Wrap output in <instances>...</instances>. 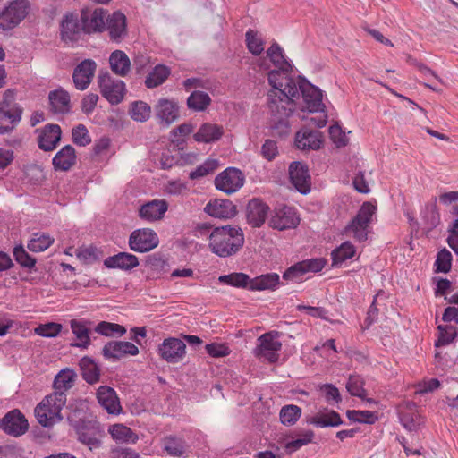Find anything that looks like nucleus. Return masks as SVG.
<instances>
[{
  "label": "nucleus",
  "instance_id": "1",
  "mask_svg": "<svg viewBox=\"0 0 458 458\" xmlns=\"http://www.w3.org/2000/svg\"><path fill=\"white\" fill-rule=\"evenodd\" d=\"M293 72L294 67L288 60V105L293 102V98L301 97L310 113L322 114L318 117L310 118V123L318 128H323L327 123V114L326 106L322 102V91L302 75L294 78Z\"/></svg>",
  "mask_w": 458,
  "mask_h": 458
},
{
  "label": "nucleus",
  "instance_id": "2",
  "mask_svg": "<svg viewBox=\"0 0 458 458\" xmlns=\"http://www.w3.org/2000/svg\"><path fill=\"white\" fill-rule=\"evenodd\" d=\"M244 244V233L237 225L215 227L209 234L208 247L220 258L235 255Z\"/></svg>",
  "mask_w": 458,
  "mask_h": 458
},
{
  "label": "nucleus",
  "instance_id": "3",
  "mask_svg": "<svg viewBox=\"0 0 458 458\" xmlns=\"http://www.w3.org/2000/svg\"><path fill=\"white\" fill-rule=\"evenodd\" d=\"M67 394L52 393L47 395L34 410L38 422L45 428L52 427L63 420L61 411L64 407Z\"/></svg>",
  "mask_w": 458,
  "mask_h": 458
},
{
  "label": "nucleus",
  "instance_id": "4",
  "mask_svg": "<svg viewBox=\"0 0 458 458\" xmlns=\"http://www.w3.org/2000/svg\"><path fill=\"white\" fill-rule=\"evenodd\" d=\"M286 75V69L279 68L274 70L268 73V82L272 87V89L268 93L269 98V108L270 111L277 121L278 124H283L284 117L286 116V98L285 89L283 88V80Z\"/></svg>",
  "mask_w": 458,
  "mask_h": 458
},
{
  "label": "nucleus",
  "instance_id": "5",
  "mask_svg": "<svg viewBox=\"0 0 458 458\" xmlns=\"http://www.w3.org/2000/svg\"><path fill=\"white\" fill-rule=\"evenodd\" d=\"M376 210L377 207L371 202H364L356 216L344 227V233L352 234L360 242H365L368 239L369 227L373 220Z\"/></svg>",
  "mask_w": 458,
  "mask_h": 458
},
{
  "label": "nucleus",
  "instance_id": "6",
  "mask_svg": "<svg viewBox=\"0 0 458 458\" xmlns=\"http://www.w3.org/2000/svg\"><path fill=\"white\" fill-rule=\"evenodd\" d=\"M30 3L28 0H13L0 12V28L12 30L19 25L28 15Z\"/></svg>",
  "mask_w": 458,
  "mask_h": 458
},
{
  "label": "nucleus",
  "instance_id": "7",
  "mask_svg": "<svg viewBox=\"0 0 458 458\" xmlns=\"http://www.w3.org/2000/svg\"><path fill=\"white\" fill-rule=\"evenodd\" d=\"M258 344L253 350V354L259 360L263 359L270 363L278 360L277 352L282 348V343L278 340V333L271 331L260 335Z\"/></svg>",
  "mask_w": 458,
  "mask_h": 458
},
{
  "label": "nucleus",
  "instance_id": "8",
  "mask_svg": "<svg viewBox=\"0 0 458 458\" xmlns=\"http://www.w3.org/2000/svg\"><path fill=\"white\" fill-rule=\"evenodd\" d=\"M244 181L245 177L240 169L228 167L216 176L214 183L217 190L230 195L239 191Z\"/></svg>",
  "mask_w": 458,
  "mask_h": 458
},
{
  "label": "nucleus",
  "instance_id": "9",
  "mask_svg": "<svg viewBox=\"0 0 458 458\" xmlns=\"http://www.w3.org/2000/svg\"><path fill=\"white\" fill-rule=\"evenodd\" d=\"M157 234L149 228L134 230L129 237L130 249L136 252H148L157 247Z\"/></svg>",
  "mask_w": 458,
  "mask_h": 458
},
{
  "label": "nucleus",
  "instance_id": "10",
  "mask_svg": "<svg viewBox=\"0 0 458 458\" xmlns=\"http://www.w3.org/2000/svg\"><path fill=\"white\" fill-rule=\"evenodd\" d=\"M288 178L295 191L302 195H306L310 191L311 179L306 164L299 161L292 162L288 166Z\"/></svg>",
  "mask_w": 458,
  "mask_h": 458
},
{
  "label": "nucleus",
  "instance_id": "11",
  "mask_svg": "<svg viewBox=\"0 0 458 458\" xmlns=\"http://www.w3.org/2000/svg\"><path fill=\"white\" fill-rule=\"evenodd\" d=\"M0 428L7 435L17 437L28 431L29 423L25 416L18 409H14L0 420Z\"/></svg>",
  "mask_w": 458,
  "mask_h": 458
},
{
  "label": "nucleus",
  "instance_id": "12",
  "mask_svg": "<svg viewBox=\"0 0 458 458\" xmlns=\"http://www.w3.org/2000/svg\"><path fill=\"white\" fill-rule=\"evenodd\" d=\"M323 143L322 132L307 126L301 128L295 134L294 146L302 151L318 150L322 148Z\"/></svg>",
  "mask_w": 458,
  "mask_h": 458
},
{
  "label": "nucleus",
  "instance_id": "13",
  "mask_svg": "<svg viewBox=\"0 0 458 458\" xmlns=\"http://www.w3.org/2000/svg\"><path fill=\"white\" fill-rule=\"evenodd\" d=\"M327 263L324 258H312L296 262L288 267V281H302L305 274L320 272Z\"/></svg>",
  "mask_w": 458,
  "mask_h": 458
},
{
  "label": "nucleus",
  "instance_id": "14",
  "mask_svg": "<svg viewBox=\"0 0 458 458\" xmlns=\"http://www.w3.org/2000/svg\"><path fill=\"white\" fill-rule=\"evenodd\" d=\"M106 16L107 11L103 8L82 10L81 13L82 30L88 34L104 31Z\"/></svg>",
  "mask_w": 458,
  "mask_h": 458
},
{
  "label": "nucleus",
  "instance_id": "15",
  "mask_svg": "<svg viewBox=\"0 0 458 458\" xmlns=\"http://www.w3.org/2000/svg\"><path fill=\"white\" fill-rule=\"evenodd\" d=\"M159 356L168 363H177L186 353V344L179 338L168 337L158 346Z\"/></svg>",
  "mask_w": 458,
  "mask_h": 458
},
{
  "label": "nucleus",
  "instance_id": "16",
  "mask_svg": "<svg viewBox=\"0 0 458 458\" xmlns=\"http://www.w3.org/2000/svg\"><path fill=\"white\" fill-rule=\"evenodd\" d=\"M98 81L102 96L112 105L123 100L125 84L122 81L113 80L109 74H104L98 76Z\"/></svg>",
  "mask_w": 458,
  "mask_h": 458
},
{
  "label": "nucleus",
  "instance_id": "17",
  "mask_svg": "<svg viewBox=\"0 0 458 458\" xmlns=\"http://www.w3.org/2000/svg\"><path fill=\"white\" fill-rule=\"evenodd\" d=\"M156 118L161 124L169 126L176 122L180 116L179 106L174 99L159 98L154 106Z\"/></svg>",
  "mask_w": 458,
  "mask_h": 458
},
{
  "label": "nucleus",
  "instance_id": "18",
  "mask_svg": "<svg viewBox=\"0 0 458 458\" xmlns=\"http://www.w3.org/2000/svg\"><path fill=\"white\" fill-rule=\"evenodd\" d=\"M106 30L108 31L112 41L120 43L127 36L126 16L119 11L113 13L111 15L107 14Z\"/></svg>",
  "mask_w": 458,
  "mask_h": 458
},
{
  "label": "nucleus",
  "instance_id": "19",
  "mask_svg": "<svg viewBox=\"0 0 458 458\" xmlns=\"http://www.w3.org/2000/svg\"><path fill=\"white\" fill-rule=\"evenodd\" d=\"M62 138V130L58 124L47 123L40 131L38 137V148L46 152L56 148Z\"/></svg>",
  "mask_w": 458,
  "mask_h": 458
},
{
  "label": "nucleus",
  "instance_id": "20",
  "mask_svg": "<svg viewBox=\"0 0 458 458\" xmlns=\"http://www.w3.org/2000/svg\"><path fill=\"white\" fill-rule=\"evenodd\" d=\"M96 71V63L90 59L81 62L73 71L72 80L79 90L86 89L90 84Z\"/></svg>",
  "mask_w": 458,
  "mask_h": 458
},
{
  "label": "nucleus",
  "instance_id": "21",
  "mask_svg": "<svg viewBox=\"0 0 458 458\" xmlns=\"http://www.w3.org/2000/svg\"><path fill=\"white\" fill-rule=\"evenodd\" d=\"M269 207L260 199H250L246 208L247 222L254 228H259L266 221Z\"/></svg>",
  "mask_w": 458,
  "mask_h": 458
},
{
  "label": "nucleus",
  "instance_id": "22",
  "mask_svg": "<svg viewBox=\"0 0 458 458\" xmlns=\"http://www.w3.org/2000/svg\"><path fill=\"white\" fill-rule=\"evenodd\" d=\"M82 25L79 23L77 14L66 13L64 15L60 24V34L63 41L75 42L81 37Z\"/></svg>",
  "mask_w": 458,
  "mask_h": 458
},
{
  "label": "nucleus",
  "instance_id": "23",
  "mask_svg": "<svg viewBox=\"0 0 458 458\" xmlns=\"http://www.w3.org/2000/svg\"><path fill=\"white\" fill-rule=\"evenodd\" d=\"M98 403L109 413L119 414L122 411L116 392L108 386H101L97 391Z\"/></svg>",
  "mask_w": 458,
  "mask_h": 458
},
{
  "label": "nucleus",
  "instance_id": "24",
  "mask_svg": "<svg viewBox=\"0 0 458 458\" xmlns=\"http://www.w3.org/2000/svg\"><path fill=\"white\" fill-rule=\"evenodd\" d=\"M204 211L216 218L229 219L237 214L236 206L229 199H215L209 201Z\"/></svg>",
  "mask_w": 458,
  "mask_h": 458
},
{
  "label": "nucleus",
  "instance_id": "25",
  "mask_svg": "<svg viewBox=\"0 0 458 458\" xmlns=\"http://www.w3.org/2000/svg\"><path fill=\"white\" fill-rule=\"evenodd\" d=\"M102 353L106 359L118 360L126 354L137 355L139 348L131 342L112 341L103 347Z\"/></svg>",
  "mask_w": 458,
  "mask_h": 458
},
{
  "label": "nucleus",
  "instance_id": "26",
  "mask_svg": "<svg viewBox=\"0 0 458 458\" xmlns=\"http://www.w3.org/2000/svg\"><path fill=\"white\" fill-rule=\"evenodd\" d=\"M167 208L168 204L165 199H153L140 207L139 216L147 222H154L162 219Z\"/></svg>",
  "mask_w": 458,
  "mask_h": 458
},
{
  "label": "nucleus",
  "instance_id": "27",
  "mask_svg": "<svg viewBox=\"0 0 458 458\" xmlns=\"http://www.w3.org/2000/svg\"><path fill=\"white\" fill-rule=\"evenodd\" d=\"M76 150L72 145L63 147L53 157L52 164L55 171L67 172L76 164Z\"/></svg>",
  "mask_w": 458,
  "mask_h": 458
},
{
  "label": "nucleus",
  "instance_id": "28",
  "mask_svg": "<svg viewBox=\"0 0 458 458\" xmlns=\"http://www.w3.org/2000/svg\"><path fill=\"white\" fill-rule=\"evenodd\" d=\"M50 110L55 114H68L71 110L69 93L62 88L52 90L48 94Z\"/></svg>",
  "mask_w": 458,
  "mask_h": 458
},
{
  "label": "nucleus",
  "instance_id": "29",
  "mask_svg": "<svg viewBox=\"0 0 458 458\" xmlns=\"http://www.w3.org/2000/svg\"><path fill=\"white\" fill-rule=\"evenodd\" d=\"M21 114V107L9 109L0 106V133L7 134L13 131L14 127L20 123Z\"/></svg>",
  "mask_w": 458,
  "mask_h": 458
},
{
  "label": "nucleus",
  "instance_id": "30",
  "mask_svg": "<svg viewBox=\"0 0 458 458\" xmlns=\"http://www.w3.org/2000/svg\"><path fill=\"white\" fill-rule=\"evenodd\" d=\"M104 265L108 268L130 270L139 265L138 258L128 252H119L105 259Z\"/></svg>",
  "mask_w": 458,
  "mask_h": 458
},
{
  "label": "nucleus",
  "instance_id": "31",
  "mask_svg": "<svg viewBox=\"0 0 458 458\" xmlns=\"http://www.w3.org/2000/svg\"><path fill=\"white\" fill-rule=\"evenodd\" d=\"M82 378L89 385L98 383L100 379V368L97 362L89 356L82 357L79 361Z\"/></svg>",
  "mask_w": 458,
  "mask_h": 458
},
{
  "label": "nucleus",
  "instance_id": "32",
  "mask_svg": "<svg viewBox=\"0 0 458 458\" xmlns=\"http://www.w3.org/2000/svg\"><path fill=\"white\" fill-rule=\"evenodd\" d=\"M224 134L221 125L206 123H203L193 138L197 142L210 143L218 140Z\"/></svg>",
  "mask_w": 458,
  "mask_h": 458
},
{
  "label": "nucleus",
  "instance_id": "33",
  "mask_svg": "<svg viewBox=\"0 0 458 458\" xmlns=\"http://www.w3.org/2000/svg\"><path fill=\"white\" fill-rule=\"evenodd\" d=\"M307 422L318 428L337 427L343 424L340 414L333 410L319 411Z\"/></svg>",
  "mask_w": 458,
  "mask_h": 458
},
{
  "label": "nucleus",
  "instance_id": "34",
  "mask_svg": "<svg viewBox=\"0 0 458 458\" xmlns=\"http://www.w3.org/2000/svg\"><path fill=\"white\" fill-rule=\"evenodd\" d=\"M111 70L117 75L124 77L131 71V60L129 56L122 50H115L109 56Z\"/></svg>",
  "mask_w": 458,
  "mask_h": 458
},
{
  "label": "nucleus",
  "instance_id": "35",
  "mask_svg": "<svg viewBox=\"0 0 458 458\" xmlns=\"http://www.w3.org/2000/svg\"><path fill=\"white\" fill-rule=\"evenodd\" d=\"M76 378V373L73 369L65 368L58 372V374L55 377L53 387V393H62L65 394L71 389Z\"/></svg>",
  "mask_w": 458,
  "mask_h": 458
},
{
  "label": "nucleus",
  "instance_id": "36",
  "mask_svg": "<svg viewBox=\"0 0 458 458\" xmlns=\"http://www.w3.org/2000/svg\"><path fill=\"white\" fill-rule=\"evenodd\" d=\"M421 219L424 230L428 233L435 229L440 224V214L437 208V198L433 201L425 205L421 212Z\"/></svg>",
  "mask_w": 458,
  "mask_h": 458
},
{
  "label": "nucleus",
  "instance_id": "37",
  "mask_svg": "<svg viewBox=\"0 0 458 458\" xmlns=\"http://www.w3.org/2000/svg\"><path fill=\"white\" fill-rule=\"evenodd\" d=\"M171 74V70L165 64H157L145 79V86L154 89L162 85Z\"/></svg>",
  "mask_w": 458,
  "mask_h": 458
},
{
  "label": "nucleus",
  "instance_id": "38",
  "mask_svg": "<svg viewBox=\"0 0 458 458\" xmlns=\"http://www.w3.org/2000/svg\"><path fill=\"white\" fill-rule=\"evenodd\" d=\"M279 284V276L276 273L266 274L251 279L250 290L263 291L275 289Z\"/></svg>",
  "mask_w": 458,
  "mask_h": 458
},
{
  "label": "nucleus",
  "instance_id": "39",
  "mask_svg": "<svg viewBox=\"0 0 458 458\" xmlns=\"http://www.w3.org/2000/svg\"><path fill=\"white\" fill-rule=\"evenodd\" d=\"M355 253V247L351 242L346 241L343 242L331 253L333 266H340L345 260L352 259Z\"/></svg>",
  "mask_w": 458,
  "mask_h": 458
},
{
  "label": "nucleus",
  "instance_id": "40",
  "mask_svg": "<svg viewBox=\"0 0 458 458\" xmlns=\"http://www.w3.org/2000/svg\"><path fill=\"white\" fill-rule=\"evenodd\" d=\"M218 281L222 284H225L233 287L248 288L250 290L251 279L245 273L234 272L228 275L220 276L218 277Z\"/></svg>",
  "mask_w": 458,
  "mask_h": 458
},
{
  "label": "nucleus",
  "instance_id": "41",
  "mask_svg": "<svg viewBox=\"0 0 458 458\" xmlns=\"http://www.w3.org/2000/svg\"><path fill=\"white\" fill-rule=\"evenodd\" d=\"M71 328L72 333L76 335L80 341L76 344H72V346L87 348L90 344L89 330L86 324L81 321L72 320Z\"/></svg>",
  "mask_w": 458,
  "mask_h": 458
},
{
  "label": "nucleus",
  "instance_id": "42",
  "mask_svg": "<svg viewBox=\"0 0 458 458\" xmlns=\"http://www.w3.org/2000/svg\"><path fill=\"white\" fill-rule=\"evenodd\" d=\"M211 103V98L208 93L195 90L187 98V106L194 111H204Z\"/></svg>",
  "mask_w": 458,
  "mask_h": 458
},
{
  "label": "nucleus",
  "instance_id": "43",
  "mask_svg": "<svg viewBox=\"0 0 458 458\" xmlns=\"http://www.w3.org/2000/svg\"><path fill=\"white\" fill-rule=\"evenodd\" d=\"M164 450L171 456L180 457L185 452V443L182 438L168 436L163 439Z\"/></svg>",
  "mask_w": 458,
  "mask_h": 458
},
{
  "label": "nucleus",
  "instance_id": "44",
  "mask_svg": "<svg viewBox=\"0 0 458 458\" xmlns=\"http://www.w3.org/2000/svg\"><path fill=\"white\" fill-rule=\"evenodd\" d=\"M112 437L120 442L135 443L138 440V436L128 427L116 424L109 429Z\"/></svg>",
  "mask_w": 458,
  "mask_h": 458
},
{
  "label": "nucleus",
  "instance_id": "45",
  "mask_svg": "<svg viewBox=\"0 0 458 458\" xmlns=\"http://www.w3.org/2000/svg\"><path fill=\"white\" fill-rule=\"evenodd\" d=\"M54 242V238L46 233H34L28 243V249L33 252L46 250Z\"/></svg>",
  "mask_w": 458,
  "mask_h": 458
},
{
  "label": "nucleus",
  "instance_id": "46",
  "mask_svg": "<svg viewBox=\"0 0 458 458\" xmlns=\"http://www.w3.org/2000/svg\"><path fill=\"white\" fill-rule=\"evenodd\" d=\"M95 331L105 336H122L126 333V328L119 324L102 321L97 325Z\"/></svg>",
  "mask_w": 458,
  "mask_h": 458
},
{
  "label": "nucleus",
  "instance_id": "47",
  "mask_svg": "<svg viewBox=\"0 0 458 458\" xmlns=\"http://www.w3.org/2000/svg\"><path fill=\"white\" fill-rule=\"evenodd\" d=\"M218 167V162L216 159L208 158L203 164L199 165L189 174L191 180L202 178L209 174H213Z\"/></svg>",
  "mask_w": 458,
  "mask_h": 458
},
{
  "label": "nucleus",
  "instance_id": "48",
  "mask_svg": "<svg viewBox=\"0 0 458 458\" xmlns=\"http://www.w3.org/2000/svg\"><path fill=\"white\" fill-rule=\"evenodd\" d=\"M364 384L365 382L360 376L351 375L346 383V389L351 395L364 399V395L366 394Z\"/></svg>",
  "mask_w": 458,
  "mask_h": 458
},
{
  "label": "nucleus",
  "instance_id": "49",
  "mask_svg": "<svg viewBox=\"0 0 458 458\" xmlns=\"http://www.w3.org/2000/svg\"><path fill=\"white\" fill-rule=\"evenodd\" d=\"M437 330L439 332V337L436 343L437 347L451 344L458 335L456 327L451 325H439Z\"/></svg>",
  "mask_w": 458,
  "mask_h": 458
},
{
  "label": "nucleus",
  "instance_id": "50",
  "mask_svg": "<svg viewBox=\"0 0 458 458\" xmlns=\"http://www.w3.org/2000/svg\"><path fill=\"white\" fill-rule=\"evenodd\" d=\"M150 113L151 107L143 101L134 102L130 110L131 117L137 122H146Z\"/></svg>",
  "mask_w": 458,
  "mask_h": 458
},
{
  "label": "nucleus",
  "instance_id": "51",
  "mask_svg": "<svg viewBox=\"0 0 458 458\" xmlns=\"http://www.w3.org/2000/svg\"><path fill=\"white\" fill-rule=\"evenodd\" d=\"M346 415L350 420L366 424H373L378 419L377 415L370 411H347Z\"/></svg>",
  "mask_w": 458,
  "mask_h": 458
},
{
  "label": "nucleus",
  "instance_id": "52",
  "mask_svg": "<svg viewBox=\"0 0 458 458\" xmlns=\"http://www.w3.org/2000/svg\"><path fill=\"white\" fill-rule=\"evenodd\" d=\"M247 47L254 55H259L264 50V42L262 38L252 30L246 32Z\"/></svg>",
  "mask_w": 458,
  "mask_h": 458
},
{
  "label": "nucleus",
  "instance_id": "53",
  "mask_svg": "<svg viewBox=\"0 0 458 458\" xmlns=\"http://www.w3.org/2000/svg\"><path fill=\"white\" fill-rule=\"evenodd\" d=\"M436 272L437 273H447L451 269L452 266V254L451 252L444 248L437 255L435 261Z\"/></svg>",
  "mask_w": 458,
  "mask_h": 458
},
{
  "label": "nucleus",
  "instance_id": "54",
  "mask_svg": "<svg viewBox=\"0 0 458 458\" xmlns=\"http://www.w3.org/2000/svg\"><path fill=\"white\" fill-rule=\"evenodd\" d=\"M72 138L73 143L81 147H85L91 142L89 131L83 124H79L72 130Z\"/></svg>",
  "mask_w": 458,
  "mask_h": 458
},
{
  "label": "nucleus",
  "instance_id": "55",
  "mask_svg": "<svg viewBox=\"0 0 458 458\" xmlns=\"http://www.w3.org/2000/svg\"><path fill=\"white\" fill-rule=\"evenodd\" d=\"M267 55L276 67L284 68L286 61L284 55V50L278 44H272V46L267 50Z\"/></svg>",
  "mask_w": 458,
  "mask_h": 458
},
{
  "label": "nucleus",
  "instance_id": "56",
  "mask_svg": "<svg viewBox=\"0 0 458 458\" xmlns=\"http://www.w3.org/2000/svg\"><path fill=\"white\" fill-rule=\"evenodd\" d=\"M15 260L23 267L31 268L36 264V259L30 256L22 246H17L13 249Z\"/></svg>",
  "mask_w": 458,
  "mask_h": 458
},
{
  "label": "nucleus",
  "instance_id": "57",
  "mask_svg": "<svg viewBox=\"0 0 458 458\" xmlns=\"http://www.w3.org/2000/svg\"><path fill=\"white\" fill-rule=\"evenodd\" d=\"M62 329V325L55 322L41 324L35 328V333L43 337H55Z\"/></svg>",
  "mask_w": 458,
  "mask_h": 458
},
{
  "label": "nucleus",
  "instance_id": "58",
  "mask_svg": "<svg viewBox=\"0 0 458 458\" xmlns=\"http://www.w3.org/2000/svg\"><path fill=\"white\" fill-rule=\"evenodd\" d=\"M286 212H285V207H283L280 209L276 208L275 215L272 216L269 225L274 228L277 229L279 231H283L286 229Z\"/></svg>",
  "mask_w": 458,
  "mask_h": 458
},
{
  "label": "nucleus",
  "instance_id": "59",
  "mask_svg": "<svg viewBox=\"0 0 458 458\" xmlns=\"http://www.w3.org/2000/svg\"><path fill=\"white\" fill-rule=\"evenodd\" d=\"M321 391L324 394L325 399L327 403H338L341 402V394L337 387L332 384H325L321 386Z\"/></svg>",
  "mask_w": 458,
  "mask_h": 458
},
{
  "label": "nucleus",
  "instance_id": "60",
  "mask_svg": "<svg viewBox=\"0 0 458 458\" xmlns=\"http://www.w3.org/2000/svg\"><path fill=\"white\" fill-rule=\"evenodd\" d=\"M207 352L215 358L225 357L230 353L229 348L223 344L212 343L206 344Z\"/></svg>",
  "mask_w": 458,
  "mask_h": 458
},
{
  "label": "nucleus",
  "instance_id": "61",
  "mask_svg": "<svg viewBox=\"0 0 458 458\" xmlns=\"http://www.w3.org/2000/svg\"><path fill=\"white\" fill-rule=\"evenodd\" d=\"M328 132L330 138L337 145V147H344L347 144L345 134L343 132L339 125H331L329 127Z\"/></svg>",
  "mask_w": 458,
  "mask_h": 458
},
{
  "label": "nucleus",
  "instance_id": "62",
  "mask_svg": "<svg viewBox=\"0 0 458 458\" xmlns=\"http://www.w3.org/2000/svg\"><path fill=\"white\" fill-rule=\"evenodd\" d=\"M79 440L86 445L90 451L98 449L101 446V441L89 432H81L79 435Z\"/></svg>",
  "mask_w": 458,
  "mask_h": 458
},
{
  "label": "nucleus",
  "instance_id": "63",
  "mask_svg": "<svg viewBox=\"0 0 458 458\" xmlns=\"http://www.w3.org/2000/svg\"><path fill=\"white\" fill-rule=\"evenodd\" d=\"M261 153H262V156L267 160H268V161L273 160L278 153L276 141H274L272 140H267L264 142V144L262 145Z\"/></svg>",
  "mask_w": 458,
  "mask_h": 458
},
{
  "label": "nucleus",
  "instance_id": "64",
  "mask_svg": "<svg viewBox=\"0 0 458 458\" xmlns=\"http://www.w3.org/2000/svg\"><path fill=\"white\" fill-rule=\"evenodd\" d=\"M98 96L97 94H94V93H90L89 95H87L81 101V110L84 114H90L97 103H98Z\"/></svg>",
  "mask_w": 458,
  "mask_h": 458
}]
</instances>
